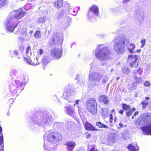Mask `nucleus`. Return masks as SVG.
<instances>
[{
  "instance_id": "nucleus-62",
  "label": "nucleus",
  "mask_w": 151,
  "mask_h": 151,
  "mask_svg": "<svg viewBox=\"0 0 151 151\" xmlns=\"http://www.w3.org/2000/svg\"><path fill=\"white\" fill-rule=\"evenodd\" d=\"M131 111H132L133 113L134 111H135L136 110V109L134 108H133L131 109L130 110Z\"/></svg>"
},
{
  "instance_id": "nucleus-28",
  "label": "nucleus",
  "mask_w": 151,
  "mask_h": 151,
  "mask_svg": "<svg viewBox=\"0 0 151 151\" xmlns=\"http://www.w3.org/2000/svg\"><path fill=\"white\" fill-rule=\"evenodd\" d=\"M142 12H139L136 14V19L139 24H141V22L143 20V18L142 16Z\"/></svg>"
},
{
  "instance_id": "nucleus-39",
  "label": "nucleus",
  "mask_w": 151,
  "mask_h": 151,
  "mask_svg": "<svg viewBox=\"0 0 151 151\" xmlns=\"http://www.w3.org/2000/svg\"><path fill=\"white\" fill-rule=\"evenodd\" d=\"M65 7L66 9L68 10L67 12H65V14H69L72 9L73 6L69 3H67L66 4Z\"/></svg>"
},
{
  "instance_id": "nucleus-14",
  "label": "nucleus",
  "mask_w": 151,
  "mask_h": 151,
  "mask_svg": "<svg viewBox=\"0 0 151 151\" xmlns=\"http://www.w3.org/2000/svg\"><path fill=\"white\" fill-rule=\"evenodd\" d=\"M117 141L116 135L115 134H112L109 135L106 139V144L109 146H112Z\"/></svg>"
},
{
  "instance_id": "nucleus-1",
  "label": "nucleus",
  "mask_w": 151,
  "mask_h": 151,
  "mask_svg": "<svg viewBox=\"0 0 151 151\" xmlns=\"http://www.w3.org/2000/svg\"><path fill=\"white\" fill-rule=\"evenodd\" d=\"M26 13V12L23 11L21 8L10 13L6 22L5 25L7 30L11 32H13L19 23L21 22L17 20V19H22Z\"/></svg>"
},
{
  "instance_id": "nucleus-61",
  "label": "nucleus",
  "mask_w": 151,
  "mask_h": 151,
  "mask_svg": "<svg viewBox=\"0 0 151 151\" xmlns=\"http://www.w3.org/2000/svg\"><path fill=\"white\" fill-rule=\"evenodd\" d=\"M79 101L80 100H76L75 101V104H76L77 105H78L79 104Z\"/></svg>"
},
{
  "instance_id": "nucleus-49",
  "label": "nucleus",
  "mask_w": 151,
  "mask_h": 151,
  "mask_svg": "<svg viewBox=\"0 0 151 151\" xmlns=\"http://www.w3.org/2000/svg\"><path fill=\"white\" fill-rule=\"evenodd\" d=\"M78 12V10L76 11L74 9H73L72 12L71 11V12H70L69 14H71L74 16H75L77 14Z\"/></svg>"
},
{
  "instance_id": "nucleus-3",
  "label": "nucleus",
  "mask_w": 151,
  "mask_h": 151,
  "mask_svg": "<svg viewBox=\"0 0 151 151\" xmlns=\"http://www.w3.org/2000/svg\"><path fill=\"white\" fill-rule=\"evenodd\" d=\"M94 51L96 57L101 61L109 60L111 56L110 50L104 44L99 45Z\"/></svg>"
},
{
  "instance_id": "nucleus-38",
  "label": "nucleus",
  "mask_w": 151,
  "mask_h": 151,
  "mask_svg": "<svg viewBox=\"0 0 151 151\" xmlns=\"http://www.w3.org/2000/svg\"><path fill=\"white\" fill-rule=\"evenodd\" d=\"M135 47V45L134 44L131 43L128 49V50L131 53L135 52L133 50L134 49Z\"/></svg>"
},
{
  "instance_id": "nucleus-40",
  "label": "nucleus",
  "mask_w": 151,
  "mask_h": 151,
  "mask_svg": "<svg viewBox=\"0 0 151 151\" xmlns=\"http://www.w3.org/2000/svg\"><path fill=\"white\" fill-rule=\"evenodd\" d=\"M137 86V84L135 82H133L131 84L129 85L128 88L129 90L135 89L136 88Z\"/></svg>"
},
{
  "instance_id": "nucleus-21",
  "label": "nucleus",
  "mask_w": 151,
  "mask_h": 151,
  "mask_svg": "<svg viewBox=\"0 0 151 151\" xmlns=\"http://www.w3.org/2000/svg\"><path fill=\"white\" fill-rule=\"evenodd\" d=\"M39 58L38 57H37L36 59H35L34 61L32 63H31L32 62V60L31 59H28L27 58H24V60L26 62L34 66H36L39 64Z\"/></svg>"
},
{
  "instance_id": "nucleus-48",
  "label": "nucleus",
  "mask_w": 151,
  "mask_h": 151,
  "mask_svg": "<svg viewBox=\"0 0 151 151\" xmlns=\"http://www.w3.org/2000/svg\"><path fill=\"white\" fill-rule=\"evenodd\" d=\"M43 53V50L42 49H40L39 51L37 52L38 55L37 57L39 58L40 57L41 55Z\"/></svg>"
},
{
  "instance_id": "nucleus-63",
  "label": "nucleus",
  "mask_w": 151,
  "mask_h": 151,
  "mask_svg": "<svg viewBox=\"0 0 151 151\" xmlns=\"http://www.w3.org/2000/svg\"><path fill=\"white\" fill-rule=\"evenodd\" d=\"M2 127L1 126H0V134H2Z\"/></svg>"
},
{
  "instance_id": "nucleus-22",
  "label": "nucleus",
  "mask_w": 151,
  "mask_h": 151,
  "mask_svg": "<svg viewBox=\"0 0 151 151\" xmlns=\"http://www.w3.org/2000/svg\"><path fill=\"white\" fill-rule=\"evenodd\" d=\"M99 99L100 101L103 102L104 104L107 105L109 104V99L106 96L104 95H101Z\"/></svg>"
},
{
  "instance_id": "nucleus-6",
  "label": "nucleus",
  "mask_w": 151,
  "mask_h": 151,
  "mask_svg": "<svg viewBox=\"0 0 151 151\" xmlns=\"http://www.w3.org/2000/svg\"><path fill=\"white\" fill-rule=\"evenodd\" d=\"M20 81V82L18 83V85L14 81H13V82L9 84V89L13 95L17 96L16 94L18 88L20 90L23 89L24 85L25 83V79L23 77V79H21Z\"/></svg>"
},
{
  "instance_id": "nucleus-17",
  "label": "nucleus",
  "mask_w": 151,
  "mask_h": 151,
  "mask_svg": "<svg viewBox=\"0 0 151 151\" xmlns=\"http://www.w3.org/2000/svg\"><path fill=\"white\" fill-rule=\"evenodd\" d=\"M66 108L65 112L66 114L72 117H74L75 116V110L72 106H68Z\"/></svg>"
},
{
  "instance_id": "nucleus-53",
  "label": "nucleus",
  "mask_w": 151,
  "mask_h": 151,
  "mask_svg": "<svg viewBox=\"0 0 151 151\" xmlns=\"http://www.w3.org/2000/svg\"><path fill=\"white\" fill-rule=\"evenodd\" d=\"M45 19L44 17H40L37 20V22L39 23H41L44 22Z\"/></svg>"
},
{
  "instance_id": "nucleus-44",
  "label": "nucleus",
  "mask_w": 151,
  "mask_h": 151,
  "mask_svg": "<svg viewBox=\"0 0 151 151\" xmlns=\"http://www.w3.org/2000/svg\"><path fill=\"white\" fill-rule=\"evenodd\" d=\"M8 4V0H0V5L3 6Z\"/></svg>"
},
{
  "instance_id": "nucleus-12",
  "label": "nucleus",
  "mask_w": 151,
  "mask_h": 151,
  "mask_svg": "<svg viewBox=\"0 0 151 151\" xmlns=\"http://www.w3.org/2000/svg\"><path fill=\"white\" fill-rule=\"evenodd\" d=\"M18 75V72L16 69H13L11 70L10 75L12 77V81H14L18 85H19L18 83L20 82V80L21 79H23V75L22 76V77L21 76H18L17 75Z\"/></svg>"
},
{
  "instance_id": "nucleus-32",
  "label": "nucleus",
  "mask_w": 151,
  "mask_h": 151,
  "mask_svg": "<svg viewBox=\"0 0 151 151\" xmlns=\"http://www.w3.org/2000/svg\"><path fill=\"white\" fill-rule=\"evenodd\" d=\"M145 99V100H143L141 103L142 105V109H145L147 106L148 105V102L147 101L150 99V98L149 97H146Z\"/></svg>"
},
{
  "instance_id": "nucleus-52",
  "label": "nucleus",
  "mask_w": 151,
  "mask_h": 151,
  "mask_svg": "<svg viewBox=\"0 0 151 151\" xmlns=\"http://www.w3.org/2000/svg\"><path fill=\"white\" fill-rule=\"evenodd\" d=\"M91 151H98L96 146V145L92 146V147L91 149Z\"/></svg>"
},
{
  "instance_id": "nucleus-24",
  "label": "nucleus",
  "mask_w": 151,
  "mask_h": 151,
  "mask_svg": "<svg viewBox=\"0 0 151 151\" xmlns=\"http://www.w3.org/2000/svg\"><path fill=\"white\" fill-rule=\"evenodd\" d=\"M146 121L142 117L137 119L135 123L136 125L139 126H144L147 124Z\"/></svg>"
},
{
  "instance_id": "nucleus-47",
  "label": "nucleus",
  "mask_w": 151,
  "mask_h": 151,
  "mask_svg": "<svg viewBox=\"0 0 151 151\" xmlns=\"http://www.w3.org/2000/svg\"><path fill=\"white\" fill-rule=\"evenodd\" d=\"M33 31L32 30H30L29 32V33L30 35V37L28 36L25 37L26 40L27 41H29L30 40V37H31V35L33 33Z\"/></svg>"
},
{
  "instance_id": "nucleus-36",
  "label": "nucleus",
  "mask_w": 151,
  "mask_h": 151,
  "mask_svg": "<svg viewBox=\"0 0 151 151\" xmlns=\"http://www.w3.org/2000/svg\"><path fill=\"white\" fill-rule=\"evenodd\" d=\"M9 52H10V56L12 58L14 56H16L17 55H19L18 51L17 50H15L13 51L10 50Z\"/></svg>"
},
{
  "instance_id": "nucleus-5",
  "label": "nucleus",
  "mask_w": 151,
  "mask_h": 151,
  "mask_svg": "<svg viewBox=\"0 0 151 151\" xmlns=\"http://www.w3.org/2000/svg\"><path fill=\"white\" fill-rule=\"evenodd\" d=\"M43 137L44 139H46L49 143L54 144L57 143L61 140L62 135L60 132L51 130L46 131Z\"/></svg>"
},
{
  "instance_id": "nucleus-4",
  "label": "nucleus",
  "mask_w": 151,
  "mask_h": 151,
  "mask_svg": "<svg viewBox=\"0 0 151 151\" xmlns=\"http://www.w3.org/2000/svg\"><path fill=\"white\" fill-rule=\"evenodd\" d=\"M114 41V49L115 52L118 54H121L125 51V46L129 42V39L123 35L115 38Z\"/></svg>"
},
{
  "instance_id": "nucleus-60",
  "label": "nucleus",
  "mask_w": 151,
  "mask_h": 151,
  "mask_svg": "<svg viewBox=\"0 0 151 151\" xmlns=\"http://www.w3.org/2000/svg\"><path fill=\"white\" fill-rule=\"evenodd\" d=\"M81 77V76L80 75H77V76L76 77L75 79L76 80H77L79 79V80L80 81L79 78Z\"/></svg>"
},
{
  "instance_id": "nucleus-34",
  "label": "nucleus",
  "mask_w": 151,
  "mask_h": 151,
  "mask_svg": "<svg viewBox=\"0 0 151 151\" xmlns=\"http://www.w3.org/2000/svg\"><path fill=\"white\" fill-rule=\"evenodd\" d=\"M32 50L30 46H28L26 50V54L28 57V59H31L30 56L32 55Z\"/></svg>"
},
{
  "instance_id": "nucleus-23",
  "label": "nucleus",
  "mask_w": 151,
  "mask_h": 151,
  "mask_svg": "<svg viewBox=\"0 0 151 151\" xmlns=\"http://www.w3.org/2000/svg\"><path fill=\"white\" fill-rule=\"evenodd\" d=\"M84 126L85 129L87 130L97 131L98 130L93 127L92 124L88 122H86L84 124Z\"/></svg>"
},
{
  "instance_id": "nucleus-30",
  "label": "nucleus",
  "mask_w": 151,
  "mask_h": 151,
  "mask_svg": "<svg viewBox=\"0 0 151 151\" xmlns=\"http://www.w3.org/2000/svg\"><path fill=\"white\" fill-rule=\"evenodd\" d=\"M127 11V10L124 7L122 6L118 7L116 12L120 14H124Z\"/></svg>"
},
{
  "instance_id": "nucleus-51",
  "label": "nucleus",
  "mask_w": 151,
  "mask_h": 151,
  "mask_svg": "<svg viewBox=\"0 0 151 151\" xmlns=\"http://www.w3.org/2000/svg\"><path fill=\"white\" fill-rule=\"evenodd\" d=\"M144 85L145 87H148L150 86V82L149 81H146L145 82Z\"/></svg>"
},
{
  "instance_id": "nucleus-42",
  "label": "nucleus",
  "mask_w": 151,
  "mask_h": 151,
  "mask_svg": "<svg viewBox=\"0 0 151 151\" xmlns=\"http://www.w3.org/2000/svg\"><path fill=\"white\" fill-rule=\"evenodd\" d=\"M123 73L125 74H127L130 71V70L127 67H124L122 68Z\"/></svg>"
},
{
  "instance_id": "nucleus-8",
  "label": "nucleus",
  "mask_w": 151,
  "mask_h": 151,
  "mask_svg": "<svg viewBox=\"0 0 151 151\" xmlns=\"http://www.w3.org/2000/svg\"><path fill=\"white\" fill-rule=\"evenodd\" d=\"M99 14L98 8L93 6L90 9L88 13V19L92 22H94Z\"/></svg>"
},
{
  "instance_id": "nucleus-37",
  "label": "nucleus",
  "mask_w": 151,
  "mask_h": 151,
  "mask_svg": "<svg viewBox=\"0 0 151 151\" xmlns=\"http://www.w3.org/2000/svg\"><path fill=\"white\" fill-rule=\"evenodd\" d=\"M96 125L100 128H104L107 129L109 127H108L106 126L100 122H96Z\"/></svg>"
},
{
  "instance_id": "nucleus-9",
  "label": "nucleus",
  "mask_w": 151,
  "mask_h": 151,
  "mask_svg": "<svg viewBox=\"0 0 151 151\" xmlns=\"http://www.w3.org/2000/svg\"><path fill=\"white\" fill-rule=\"evenodd\" d=\"M101 76L99 73L96 72H90L89 75V80L93 83V85H98L101 80Z\"/></svg>"
},
{
  "instance_id": "nucleus-10",
  "label": "nucleus",
  "mask_w": 151,
  "mask_h": 151,
  "mask_svg": "<svg viewBox=\"0 0 151 151\" xmlns=\"http://www.w3.org/2000/svg\"><path fill=\"white\" fill-rule=\"evenodd\" d=\"M73 89V87L72 85H68L63 93L62 98L67 100L69 102H72L73 101L71 99H68L69 97L73 96L72 90Z\"/></svg>"
},
{
  "instance_id": "nucleus-13",
  "label": "nucleus",
  "mask_w": 151,
  "mask_h": 151,
  "mask_svg": "<svg viewBox=\"0 0 151 151\" xmlns=\"http://www.w3.org/2000/svg\"><path fill=\"white\" fill-rule=\"evenodd\" d=\"M138 56L132 54L128 55L127 62L130 63V66L131 67H135L136 68L138 66V64L137 63Z\"/></svg>"
},
{
  "instance_id": "nucleus-27",
  "label": "nucleus",
  "mask_w": 151,
  "mask_h": 151,
  "mask_svg": "<svg viewBox=\"0 0 151 151\" xmlns=\"http://www.w3.org/2000/svg\"><path fill=\"white\" fill-rule=\"evenodd\" d=\"M129 151H138L139 148L137 144L134 145L132 144H129L127 147Z\"/></svg>"
},
{
  "instance_id": "nucleus-56",
  "label": "nucleus",
  "mask_w": 151,
  "mask_h": 151,
  "mask_svg": "<svg viewBox=\"0 0 151 151\" xmlns=\"http://www.w3.org/2000/svg\"><path fill=\"white\" fill-rule=\"evenodd\" d=\"M30 3H28L26 4V5L24 6V9L26 10H27L28 9L27 8L30 6Z\"/></svg>"
},
{
  "instance_id": "nucleus-15",
  "label": "nucleus",
  "mask_w": 151,
  "mask_h": 151,
  "mask_svg": "<svg viewBox=\"0 0 151 151\" xmlns=\"http://www.w3.org/2000/svg\"><path fill=\"white\" fill-rule=\"evenodd\" d=\"M62 51L60 49L53 48L51 52V56L56 59H60L62 56Z\"/></svg>"
},
{
  "instance_id": "nucleus-33",
  "label": "nucleus",
  "mask_w": 151,
  "mask_h": 151,
  "mask_svg": "<svg viewBox=\"0 0 151 151\" xmlns=\"http://www.w3.org/2000/svg\"><path fill=\"white\" fill-rule=\"evenodd\" d=\"M63 125V123L62 122H55L53 124V128L54 129H58Z\"/></svg>"
},
{
  "instance_id": "nucleus-54",
  "label": "nucleus",
  "mask_w": 151,
  "mask_h": 151,
  "mask_svg": "<svg viewBox=\"0 0 151 151\" xmlns=\"http://www.w3.org/2000/svg\"><path fill=\"white\" fill-rule=\"evenodd\" d=\"M108 79V77L107 76L105 75L103 78L102 80V83H106Z\"/></svg>"
},
{
  "instance_id": "nucleus-2",
  "label": "nucleus",
  "mask_w": 151,
  "mask_h": 151,
  "mask_svg": "<svg viewBox=\"0 0 151 151\" xmlns=\"http://www.w3.org/2000/svg\"><path fill=\"white\" fill-rule=\"evenodd\" d=\"M53 119L52 116L49 113L46 111H40L36 114L32 118V121L37 126L45 128L52 124Z\"/></svg>"
},
{
  "instance_id": "nucleus-57",
  "label": "nucleus",
  "mask_w": 151,
  "mask_h": 151,
  "mask_svg": "<svg viewBox=\"0 0 151 151\" xmlns=\"http://www.w3.org/2000/svg\"><path fill=\"white\" fill-rule=\"evenodd\" d=\"M119 127H117V128L118 129H120L122 127H123V125L121 123H120L119 124Z\"/></svg>"
},
{
  "instance_id": "nucleus-55",
  "label": "nucleus",
  "mask_w": 151,
  "mask_h": 151,
  "mask_svg": "<svg viewBox=\"0 0 151 151\" xmlns=\"http://www.w3.org/2000/svg\"><path fill=\"white\" fill-rule=\"evenodd\" d=\"M132 113V111L130 110L129 111L126 112V115L128 116H129Z\"/></svg>"
},
{
  "instance_id": "nucleus-11",
  "label": "nucleus",
  "mask_w": 151,
  "mask_h": 151,
  "mask_svg": "<svg viewBox=\"0 0 151 151\" xmlns=\"http://www.w3.org/2000/svg\"><path fill=\"white\" fill-rule=\"evenodd\" d=\"M63 38L62 36H57L56 34L54 35L50 40L49 43L51 47L57 45H61L63 43Z\"/></svg>"
},
{
  "instance_id": "nucleus-59",
  "label": "nucleus",
  "mask_w": 151,
  "mask_h": 151,
  "mask_svg": "<svg viewBox=\"0 0 151 151\" xmlns=\"http://www.w3.org/2000/svg\"><path fill=\"white\" fill-rule=\"evenodd\" d=\"M123 112L124 110L123 109H121L119 111V113L122 115L123 114Z\"/></svg>"
},
{
  "instance_id": "nucleus-41",
  "label": "nucleus",
  "mask_w": 151,
  "mask_h": 151,
  "mask_svg": "<svg viewBox=\"0 0 151 151\" xmlns=\"http://www.w3.org/2000/svg\"><path fill=\"white\" fill-rule=\"evenodd\" d=\"M41 32L39 31H36L34 34V37L36 39H39L41 37Z\"/></svg>"
},
{
  "instance_id": "nucleus-26",
  "label": "nucleus",
  "mask_w": 151,
  "mask_h": 151,
  "mask_svg": "<svg viewBox=\"0 0 151 151\" xmlns=\"http://www.w3.org/2000/svg\"><path fill=\"white\" fill-rule=\"evenodd\" d=\"M146 121V122L149 123L151 120V114L148 113H146L142 114V116Z\"/></svg>"
},
{
  "instance_id": "nucleus-43",
  "label": "nucleus",
  "mask_w": 151,
  "mask_h": 151,
  "mask_svg": "<svg viewBox=\"0 0 151 151\" xmlns=\"http://www.w3.org/2000/svg\"><path fill=\"white\" fill-rule=\"evenodd\" d=\"M122 106L123 109L126 111L129 110L131 108V107L130 106L124 104H122Z\"/></svg>"
},
{
  "instance_id": "nucleus-31",
  "label": "nucleus",
  "mask_w": 151,
  "mask_h": 151,
  "mask_svg": "<svg viewBox=\"0 0 151 151\" xmlns=\"http://www.w3.org/2000/svg\"><path fill=\"white\" fill-rule=\"evenodd\" d=\"M63 4V0H57L54 3V6L55 7L58 9L61 8Z\"/></svg>"
},
{
  "instance_id": "nucleus-16",
  "label": "nucleus",
  "mask_w": 151,
  "mask_h": 151,
  "mask_svg": "<svg viewBox=\"0 0 151 151\" xmlns=\"http://www.w3.org/2000/svg\"><path fill=\"white\" fill-rule=\"evenodd\" d=\"M65 145L67 146L66 149L68 151H73V149L76 145V143L73 141L66 142Z\"/></svg>"
},
{
  "instance_id": "nucleus-25",
  "label": "nucleus",
  "mask_w": 151,
  "mask_h": 151,
  "mask_svg": "<svg viewBox=\"0 0 151 151\" xmlns=\"http://www.w3.org/2000/svg\"><path fill=\"white\" fill-rule=\"evenodd\" d=\"M140 68L138 69L137 72H135L134 73V78L136 82L137 83L142 84L143 82V81L141 78L138 77L136 76V74L137 73V72L140 70Z\"/></svg>"
},
{
  "instance_id": "nucleus-45",
  "label": "nucleus",
  "mask_w": 151,
  "mask_h": 151,
  "mask_svg": "<svg viewBox=\"0 0 151 151\" xmlns=\"http://www.w3.org/2000/svg\"><path fill=\"white\" fill-rule=\"evenodd\" d=\"M0 146L2 148H4V137L3 135V134H1V135L0 136Z\"/></svg>"
},
{
  "instance_id": "nucleus-46",
  "label": "nucleus",
  "mask_w": 151,
  "mask_h": 151,
  "mask_svg": "<svg viewBox=\"0 0 151 151\" xmlns=\"http://www.w3.org/2000/svg\"><path fill=\"white\" fill-rule=\"evenodd\" d=\"M78 113L81 117L83 116V113L80 106H78Z\"/></svg>"
},
{
  "instance_id": "nucleus-58",
  "label": "nucleus",
  "mask_w": 151,
  "mask_h": 151,
  "mask_svg": "<svg viewBox=\"0 0 151 151\" xmlns=\"http://www.w3.org/2000/svg\"><path fill=\"white\" fill-rule=\"evenodd\" d=\"M90 65L91 68H93L95 66V64L93 63H91Z\"/></svg>"
},
{
  "instance_id": "nucleus-18",
  "label": "nucleus",
  "mask_w": 151,
  "mask_h": 151,
  "mask_svg": "<svg viewBox=\"0 0 151 151\" xmlns=\"http://www.w3.org/2000/svg\"><path fill=\"white\" fill-rule=\"evenodd\" d=\"M20 32L22 35L25 36V37L28 36L27 33V29L25 26H23L22 27H19L18 28V31L15 32V34L18 35Z\"/></svg>"
},
{
  "instance_id": "nucleus-50",
  "label": "nucleus",
  "mask_w": 151,
  "mask_h": 151,
  "mask_svg": "<svg viewBox=\"0 0 151 151\" xmlns=\"http://www.w3.org/2000/svg\"><path fill=\"white\" fill-rule=\"evenodd\" d=\"M146 42V40L145 39H142L141 41V43H142L140 47L141 48H142L144 47L145 45V43Z\"/></svg>"
},
{
  "instance_id": "nucleus-20",
  "label": "nucleus",
  "mask_w": 151,
  "mask_h": 151,
  "mask_svg": "<svg viewBox=\"0 0 151 151\" xmlns=\"http://www.w3.org/2000/svg\"><path fill=\"white\" fill-rule=\"evenodd\" d=\"M46 140H45L44 145V149L45 150H48V151H54V149L52 148L53 144L49 143Z\"/></svg>"
},
{
  "instance_id": "nucleus-19",
  "label": "nucleus",
  "mask_w": 151,
  "mask_h": 151,
  "mask_svg": "<svg viewBox=\"0 0 151 151\" xmlns=\"http://www.w3.org/2000/svg\"><path fill=\"white\" fill-rule=\"evenodd\" d=\"M142 131L145 135H151V124L149 125L141 128Z\"/></svg>"
},
{
  "instance_id": "nucleus-35",
  "label": "nucleus",
  "mask_w": 151,
  "mask_h": 151,
  "mask_svg": "<svg viewBox=\"0 0 151 151\" xmlns=\"http://www.w3.org/2000/svg\"><path fill=\"white\" fill-rule=\"evenodd\" d=\"M65 13H66L65 10L64 9L61 10L59 12L57 13V18L58 19H60L63 17L64 14Z\"/></svg>"
},
{
  "instance_id": "nucleus-29",
  "label": "nucleus",
  "mask_w": 151,
  "mask_h": 151,
  "mask_svg": "<svg viewBox=\"0 0 151 151\" xmlns=\"http://www.w3.org/2000/svg\"><path fill=\"white\" fill-rule=\"evenodd\" d=\"M52 60V58L50 57L49 55H46L44 56L42 60L41 61L44 64L46 65L47 64Z\"/></svg>"
},
{
  "instance_id": "nucleus-64",
  "label": "nucleus",
  "mask_w": 151,
  "mask_h": 151,
  "mask_svg": "<svg viewBox=\"0 0 151 151\" xmlns=\"http://www.w3.org/2000/svg\"><path fill=\"white\" fill-rule=\"evenodd\" d=\"M138 114H139V112L138 111H137L134 114V116H137L138 115Z\"/></svg>"
},
{
  "instance_id": "nucleus-7",
  "label": "nucleus",
  "mask_w": 151,
  "mask_h": 151,
  "mask_svg": "<svg viewBox=\"0 0 151 151\" xmlns=\"http://www.w3.org/2000/svg\"><path fill=\"white\" fill-rule=\"evenodd\" d=\"M87 110L91 114H96L97 112V105L96 101L94 98L88 99L86 103Z\"/></svg>"
}]
</instances>
